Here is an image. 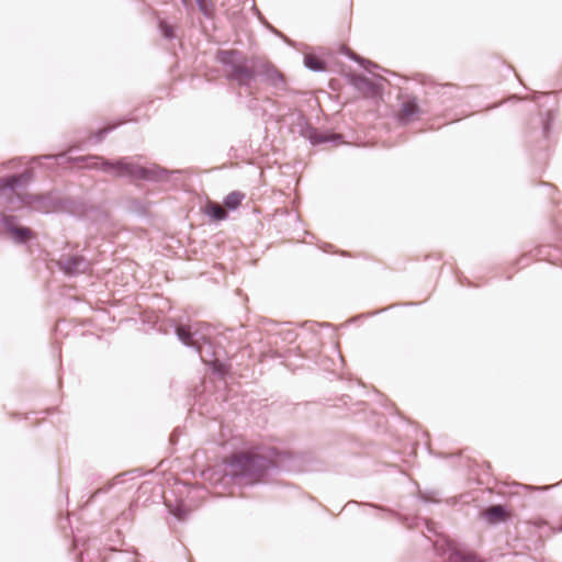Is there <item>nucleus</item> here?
<instances>
[{"instance_id": "22", "label": "nucleus", "mask_w": 562, "mask_h": 562, "mask_svg": "<svg viewBox=\"0 0 562 562\" xmlns=\"http://www.w3.org/2000/svg\"><path fill=\"white\" fill-rule=\"evenodd\" d=\"M349 58L355 60L356 63H358L366 71H368L370 74H373L374 69L380 68L379 65H376L375 63H373L369 59H366L355 53H351L349 55Z\"/></svg>"}, {"instance_id": "13", "label": "nucleus", "mask_w": 562, "mask_h": 562, "mask_svg": "<svg viewBox=\"0 0 562 562\" xmlns=\"http://www.w3.org/2000/svg\"><path fill=\"white\" fill-rule=\"evenodd\" d=\"M0 222L18 244H25L32 236V231L26 226H21L13 215H2Z\"/></svg>"}, {"instance_id": "32", "label": "nucleus", "mask_w": 562, "mask_h": 562, "mask_svg": "<svg viewBox=\"0 0 562 562\" xmlns=\"http://www.w3.org/2000/svg\"><path fill=\"white\" fill-rule=\"evenodd\" d=\"M512 555H513V557H516V555H517V553H516V552H507V553H504V554H503V558H507V557H512Z\"/></svg>"}, {"instance_id": "38", "label": "nucleus", "mask_w": 562, "mask_h": 562, "mask_svg": "<svg viewBox=\"0 0 562 562\" xmlns=\"http://www.w3.org/2000/svg\"><path fill=\"white\" fill-rule=\"evenodd\" d=\"M184 5H188V0H181Z\"/></svg>"}, {"instance_id": "15", "label": "nucleus", "mask_w": 562, "mask_h": 562, "mask_svg": "<svg viewBox=\"0 0 562 562\" xmlns=\"http://www.w3.org/2000/svg\"><path fill=\"white\" fill-rule=\"evenodd\" d=\"M27 181V173L12 175L9 177L0 178V193L7 191L11 192L24 186Z\"/></svg>"}, {"instance_id": "28", "label": "nucleus", "mask_w": 562, "mask_h": 562, "mask_svg": "<svg viewBox=\"0 0 562 562\" xmlns=\"http://www.w3.org/2000/svg\"><path fill=\"white\" fill-rule=\"evenodd\" d=\"M189 512L186 508L183 502L178 497V522L184 520Z\"/></svg>"}, {"instance_id": "10", "label": "nucleus", "mask_w": 562, "mask_h": 562, "mask_svg": "<svg viewBox=\"0 0 562 562\" xmlns=\"http://www.w3.org/2000/svg\"><path fill=\"white\" fill-rule=\"evenodd\" d=\"M398 100L401 101V110L397 115V121L402 125H406L411 123L418 114L425 113L418 103V100L415 95L409 93H401L398 95Z\"/></svg>"}, {"instance_id": "6", "label": "nucleus", "mask_w": 562, "mask_h": 562, "mask_svg": "<svg viewBox=\"0 0 562 562\" xmlns=\"http://www.w3.org/2000/svg\"><path fill=\"white\" fill-rule=\"evenodd\" d=\"M554 113L549 110L540 112L539 117L535 120V127L527 134L528 142L537 140L539 144L533 147L535 150L546 151L549 148L548 140L552 130Z\"/></svg>"}, {"instance_id": "33", "label": "nucleus", "mask_w": 562, "mask_h": 562, "mask_svg": "<svg viewBox=\"0 0 562 562\" xmlns=\"http://www.w3.org/2000/svg\"><path fill=\"white\" fill-rule=\"evenodd\" d=\"M169 507V513L173 516H176V508H172L171 506H168Z\"/></svg>"}, {"instance_id": "29", "label": "nucleus", "mask_w": 562, "mask_h": 562, "mask_svg": "<svg viewBox=\"0 0 562 562\" xmlns=\"http://www.w3.org/2000/svg\"><path fill=\"white\" fill-rule=\"evenodd\" d=\"M64 156H65V154H59V155H44V156L38 157L37 159L55 160V159H57L58 157H64Z\"/></svg>"}, {"instance_id": "24", "label": "nucleus", "mask_w": 562, "mask_h": 562, "mask_svg": "<svg viewBox=\"0 0 562 562\" xmlns=\"http://www.w3.org/2000/svg\"><path fill=\"white\" fill-rule=\"evenodd\" d=\"M278 335L280 336V338L282 339V341L286 342V344H292L296 340L297 338V334L295 330L293 329H290V328H285V329H281Z\"/></svg>"}, {"instance_id": "25", "label": "nucleus", "mask_w": 562, "mask_h": 562, "mask_svg": "<svg viewBox=\"0 0 562 562\" xmlns=\"http://www.w3.org/2000/svg\"><path fill=\"white\" fill-rule=\"evenodd\" d=\"M159 29L165 38L173 37V27H172V25L168 24L166 21H164V20L159 21Z\"/></svg>"}, {"instance_id": "16", "label": "nucleus", "mask_w": 562, "mask_h": 562, "mask_svg": "<svg viewBox=\"0 0 562 562\" xmlns=\"http://www.w3.org/2000/svg\"><path fill=\"white\" fill-rule=\"evenodd\" d=\"M506 516L507 508L504 505H493L483 513L484 519L491 525L504 521Z\"/></svg>"}, {"instance_id": "34", "label": "nucleus", "mask_w": 562, "mask_h": 562, "mask_svg": "<svg viewBox=\"0 0 562 562\" xmlns=\"http://www.w3.org/2000/svg\"><path fill=\"white\" fill-rule=\"evenodd\" d=\"M175 438H176V432H175V430H173V431L170 434V441H171V442H173Z\"/></svg>"}, {"instance_id": "23", "label": "nucleus", "mask_w": 562, "mask_h": 562, "mask_svg": "<svg viewBox=\"0 0 562 562\" xmlns=\"http://www.w3.org/2000/svg\"><path fill=\"white\" fill-rule=\"evenodd\" d=\"M195 3L204 16H212L213 5L211 0H195Z\"/></svg>"}, {"instance_id": "27", "label": "nucleus", "mask_w": 562, "mask_h": 562, "mask_svg": "<svg viewBox=\"0 0 562 562\" xmlns=\"http://www.w3.org/2000/svg\"><path fill=\"white\" fill-rule=\"evenodd\" d=\"M114 125L112 126H108V127H104V128H100L99 131H97L93 135V138H94V142L95 143H100L106 134H109L111 131L114 130Z\"/></svg>"}, {"instance_id": "35", "label": "nucleus", "mask_w": 562, "mask_h": 562, "mask_svg": "<svg viewBox=\"0 0 562 562\" xmlns=\"http://www.w3.org/2000/svg\"><path fill=\"white\" fill-rule=\"evenodd\" d=\"M548 157V155L546 153H542L538 159L542 160V159H546Z\"/></svg>"}, {"instance_id": "8", "label": "nucleus", "mask_w": 562, "mask_h": 562, "mask_svg": "<svg viewBox=\"0 0 562 562\" xmlns=\"http://www.w3.org/2000/svg\"><path fill=\"white\" fill-rule=\"evenodd\" d=\"M257 76L277 91H285L288 83L284 75L271 63H258Z\"/></svg>"}, {"instance_id": "30", "label": "nucleus", "mask_w": 562, "mask_h": 562, "mask_svg": "<svg viewBox=\"0 0 562 562\" xmlns=\"http://www.w3.org/2000/svg\"><path fill=\"white\" fill-rule=\"evenodd\" d=\"M518 265L521 266V267H525L528 265V258L527 256H522L519 260H518Z\"/></svg>"}, {"instance_id": "11", "label": "nucleus", "mask_w": 562, "mask_h": 562, "mask_svg": "<svg viewBox=\"0 0 562 562\" xmlns=\"http://www.w3.org/2000/svg\"><path fill=\"white\" fill-rule=\"evenodd\" d=\"M57 267L68 277L86 273L90 270L91 263L81 255L61 257Z\"/></svg>"}, {"instance_id": "21", "label": "nucleus", "mask_w": 562, "mask_h": 562, "mask_svg": "<svg viewBox=\"0 0 562 562\" xmlns=\"http://www.w3.org/2000/svg\"><path fill=\"white\" fill-rule=\"evenodd\" d=\"M529 524L538 529H542L547 527L546 536H551L558 532H562V518L560 519V522L558 526H549L548 521L543 518H536L532 520H529Z\"/></svg>"}, {"instance_id": "14", "label": "nucleus", "mask_w": 562, "mask_h": 562, "mask_svg": "<svg viewBox=\"0 0 562 562\" xmlns=\"http://www.w3.org/2000/svg\"><path fill=\"white\" fill-rule=\"evenodd\" d=\"M459 88L452 83L432 85L427 92L428 95L436 97L441 105L448 106L449 101L456 98Z\"/></svg>"}, {"instance_id": "37", "label": "nucleus", "mask_w": 562, "mask_h": 562, "mask_svg": "<svg viewBox=\"0 0 562 562\" xmlns=\"http://www.w3.org/2000/svg\"><path fill=\"white\" fill-rule=\"evenodd\" d=\"M181 173H182V171L178 169V171H177V175H178V181L180 180V175H181Z\"/></svg>"}, {"instance_id": "39", "label": "nucleus", "mask_w": 562, "mask_h": 562, "mask_svg": "<svg viewBox=\"0 0 562 562\" xmlns=\"http://www.w3.org/2000/svg\"><path fill=\"white\" fill-rule=\"evenodd\" d=\"M539 490H548L549 487L548 486H543V487H538Z\"/></svg>"}, {"instance_id": "5", "label": "nucleus", "mask_w": 562, "mask_h": 562, "mask_svg": "<svg viewBox=\"0 0 562 562\" xmlns=\"http://www.w3.org/2000/svg\"><path fill=\"white\" fill-rule=\"evenodd\" d=\"M432 546L437 555H447V562H484L476 553L443 536L438 537Z\"/></svg>"}, {"instance_id": "12", "label": "nucleus", "mask_w": 562, "mask_h": 562, "mask_svg": "<svg viewBox=\"0 0 562 562\" xmlns=\"http://www.w3.org/2000/svg\"><path fill=\"white\" fill-rule=\"evenodd\" d=\"M302 135L308 139V142L313 146L322 145V144H333L339 145L342 143V136L340 134L331 133V132H321L318 128L306 124L302 130Z\"/></svg>"}, {"instance_id": "36", "label": "nucleus", "mask_w": 562, "mask_h": 562, "mask_svg": "<svg viewBox=\"0 0 562 562\" xmlns=\"http://www.w3.org/2000/svg\"><path fill=\"white\" fill-rule=\"evenodd\" d=\"M74 543H75V546H76V547H77V546H78V543H79V538H78L77 536H75V538H74Z\"/></svg>"}, {"instance_id": "4", "label": "nucleus", "mask_w": 562, "mask_h": 562, "mask_svg": "<svg viewBox=\"0 0 562 562\" xmlns=\"http://www.w3.org/2000/svg\"><path fill=\"white\" fill-rule=\"evenodd\" d=\"M216 60L227 70L225 78L239 87H250L257 78L258 63L251 61L238 49H218Z\"/></svg>"}, {"instance_id": "2", "label": "nucleus", "mask_w": 562, "mask_h": 562, "mask_svg": "<svg viewBox=\"0 0 562 562\" xmlns=\"http://www.w3.org/2000/svg\"><path fill=\"white\" fill-rule=\"evenodd\" d=\"M178 341L196 353L200 360L220 379H225L229 373L232 364L223 358L224 349L211 341L206 326L198 322L181 324L178 321Z\"/></svg>"}, {"instance_id": "7", "label": "nucleus", "mask_w": 562, "mask_h": 562, "mask_svg": "<svg viewBox=\"0 0 562 562\" xmlns=\"http://www.w3.org/2000/svg\"><path fill=\"white\" fill-rule=\"evenodd\" d=\"M350 505H358V506L362 505V506H367V507L376 509L379 512L385 513V514L396 518L404 527H406L408 529H414V528L419 527L420 525H425L428 532H435L434 527L430 525V522L426 518H423L419 516L402 515L390 507L382 506V505H379L375 503H360L357 501H349L345 507H348Z\"/></svg>"}, {"instance_id": "31", "label": "nucleus", "mask_w": 562, "mask_h": 562, "mask_svg": "<svg viewBox=\"0 0 562 562\" xmlns=\"http://www.w3.org/2000/svg\"><path fill=\"white\" fill-rule=\"evenodd\" d=\"M549 94L548 93H542V92H535L533 94V100H537L538 98L540 97H548Z\"/></svg>"}, {"instance_id": "9", "label": "nucleus", "mask_w": 562, "mask_h": 562, "mask_svg": "<svg viewBox=\"0 0 562 562\" xmlns=\"http://www.w3.org/2000/svg\"><path fill=\"white\" fill-rule=\"evenodd\" d=\"M347 80L364 98H380L383 93L381 83L372 81L363 75L349 74Z\"/></svg>"}, {"instance_id": "17", "label": "nucleus", "mask_w": 562, "mask_h": 562, "mask_svg": "<svg viewBox=\"0 0 562 562\" xmlns=\"http://www.w3.org/2000/svg\"><path fill=\"white\" fill-rule=\"evenodd\" d=\"M203 211L205 215L213 222H221L228 217L227 211L218 203L213 201H207Z\"/></svg>"}, {"instance_id": "19", "label": "nucleus", "mask_w": 562, "mask_h": 562, "mask_svg": "<svg viewBox=\"0 0 562 562\" xmlns=\"http://www.w3.org/2000/svg\"><path fill=\"white\" fill-rule=\"evenodd\" d=\"M303 63L308 70L314 72H324L327 69V63L315 55L306 54Z\"/></svg>"}, {"instance_id": "18", "label": "nucleus", "mask_w": 562, "mask_h": 562, "mask_svg": "<svg viewBox=\"0 0 562 562\" xmlns=\"http://www.w3.org/2000/svg\"><path fill=\"white\" fill-rule=\"evenodd\" d=\"M102 159H105L101 156L95 155H87V156H79V157H69V162L75 164H82L88 169H100L102 170Z\"/></svg>"}, {"instance_id": "20", "label": "nucleus", "mask_w": 562, "mask_h": 562, "mask_svg": "<svg viewBox=\"0 0 562 562\" xmlns=\"http://www.w3.org/2000/svg\"><path fill=\"white\" fill-rule=\"evenodd\" d=\"M245 196H246L245 193H243L240 191H232L224 198L223 204H224L225 210L226 211L237 210L240 206Z\"/></svg>"}, {"instance_id": "3", "label": "nucleus", "mask_w": 562, "mask_h": 562, "mask_svg": "<svg viewBox=\"0 0 562 562\" xmlns=\"http://www.w3.org/2000/svg\"><path fill=\"white\" fill-rule=\"evenodd\" d=\"M102 171L131 181H165L173 172L156 164L142 165L137 157H121L116 160L102 159Z\"/></svg>"}, {"instance_id": "26", "label": "nucleus", "mask_w": 562, "mask_h": 562, "mask_svg": "<svg viewBox=\"0 0 562 562\" xmlns=\"http://www.w3.org/2000/svg\"><path fill=\"white\" fill-rule=\"evenodd\" d=\"M418 498L424 503H438L435 492H419Z\"/></svg>"}, {"instance_id": "1", "label": "nucleus", "mask_w": 562, "mask_h": 562, "mask_svg": "<svg viewBox=\"0 0 562 562\" xmlns=\"http://www.w3.org/2000/svg\"><path fill=\"white\" fill-rule=\"evenodd\" d=\"M293 457L277 448L268 450L267 457L257 453L238 452L225 463V474L239 484L266 483L273 472L291 471Z\"/></svg>"}]
</instances>
